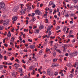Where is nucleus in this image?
I'll list each match as a JSON object with an SVG mask.
<instances>
[{
  "label": "nucleus",
  "instance_id": "nucleus-1",
  "mask_svg": "<svg viewBox=\"0 0 78 78\" xmlns=\"http://www.w3.org/2000/svg\"><path fill=\"white\" fill-rule=\"evenodd\" d=\"M9 20H6L3 21V25L4 26H6V25H9Z\"/></svg>",
  "mask_w": 78,
  "mask_h": 78
},
{
  "label": "nucleus",
  "instance_id": "nucleus-2",
  "mask_svg": "<svg viewBox=\"0 0 78 78\" xmlns=\"http://www.w3.org/2000/svg\"><path fill=\"white\" fill-rule=\"evenodd\" d=\"M35 14L38 15V16H41L42 15V12L39 10H36L35 11Z\"/></svg>",
  "mask_w": 78,
  "mask_h": 78
},
{
  "label": "nucleus",
  "instance_id": "nucleus-3",
  "mask_svg": "<svg viewBox=\"0 0 78 78\" xmlns=\"http://www.w3.org/2000/svg\"><path fill=\"white\" fill-rule=\"evenodd\" d=\"M0 7L2 8H4L5 9V4L4 3L2 2H1L0 3Z\"/></svg>",
  "mask_w": 78,
  "mask_h": 78
},
{
  "label": "nucleus",
  "instance_id": "nucleus-4",
  "mask_svg": "<svg viewBox=\"0 0 78 78\" xmlns=\"http://www.w3.org/2000/svg\"><path fill=\"white\" fill-rule=\"evenodd\" d=\"M19 7L18 6L15 7L13 9L12 11L13 12H17L19 9Z\"/></svg>",
  "mask_w": 78,
  "mask_h": 78
},
{
  "label": "nucleus",
  "instance_id": "nucleus-5",
  "mask_svg": "<svg viewBox=\"0 0 78 78\" xmlns=\"http://www.w3.org/2000/svg\"><path fill=\"white\" fill-rule=\"evenodd\" d=\"M25 11H26L25 9H23L20 11V14H22V15H23V14H24L25 12Z\"/></svg>",
  "mask_w": 78,
  "mask_h": 78
},
{
  "label": "nucleus",
  "instance_id": "nucleus-6",
  "mask_svg": "<svg viewBox=\"0 0 78 78\" xmlns=\"http://www.w3.org/2000/svg\"><path fill=\"white\" fill-rule=\"evenodd\" d=\"M32 18L31 20L30 21V22L31 23H33L36 20V18L34 17H32Z\"/></svg>",
  "mask_w": 78,
  "mask_h": 78
},
{
  "label": "nucleus",
  "instance_id": "nucleus-7",
  "mask_svg": "<svg viewBox=\"0 0 78 78\" xmlns=\"http://www.w3.org/2000/svg\"><path fill=\"white\" fill-rule=\"evenodd\" d=\"M59 66L58 64H56L55 63H53L52 64L51 67H58Z\"/></svg>",
  "mask_w": 78,
  "mask_h": 78
},
{
  "label": "nucleus",
  "instance_id": "nucleus-8",
  "mask_svg": "<svg viewBox=\"0 0 78 78\" xmlns=\"http://www.w3.org/2000/svg\"><path fill=\"white\" fill-rule=\"evenodd\" d=\"M14 66L16 68V69H17L18 67H19V65L18 64L15 63L14 65Z\"/></svg>",
  "mask_w": 78,
  "mask_h": 78
},
{
  "label": "nucleus",
  "instance_id": "nucleus-9",
  "mask_svg": "<svg viewBox=\"0 0 78 78\" xmlns=\"http://www.w3.org/2000/svg\"><path fill=\"white\" fill-rule=\"evenodd\" d=\"M12 20L13 21H16L17 20V17L16 16H14L12 17Z\"/></svg>",
  "mask_w": 78,
  "mask_h": 78
},
{
  "label": "nucleus",
  "instance_id": "nucleus-10",
  "mask_svg": "<svg viewBox=\"0 0 78 78\" xmlns=\"http://www.w3.org/2000/svg\"><path fill=\"white\" fill-rule=\"evenodd\" d=\"M29 69L30 70H33V69H34V66H32L30 67Z\"/></svg>",
  "mask_w": 78,
  "mask_h": 78
},
{
  "label": "nucleus",
  "instance_id": "nucleus-11",
  "mask_svg": "<svg viewBox=\"0 0 78 78\" xmlns=\"http://www.w3.org/2000/svg\"><path fill=\"white\" fill-rule=\"evenodd\" d=\"M19 72H20V73H23V72L22 69L21 68H19Z\"/></svg>",
  "mask_w": 78,
  "mask_h": 78
},
{
  "label": "nucleus",
  "instance_id": "nucleus-12",
  "mask_svg": "<svg viewBox=\"0 0 78 78\" xmlns=\"http://www.w3.org/2000/svg\"><path fill=\"white\" fill-rule=\"evenodd\" d=\"M49 75L51 76L53 75V72L52 70H50L49 71Z\"/></svg>",
  "mask_w": 78,
  "mask_h": 78
},
{
  "label": "nucleus",
  "instance_id": "nucleus-13",
  "mask_svg": "<svg viewBox=\"0 0 78 78\" xmlns=\"http://www.w3.org/2000/svg\"><path fill=\"white\" fill-rule=\"evenodd\" d=\"M77 53H78V51H75L72 54L73 56H76V55H77Z\"/></svg>",
  "mask_w": 78,
  "mask_h": 78
},
{
  "label": "nucleus",
  "instance_id": "nucleus-14",
  "mask_svg": "<svg viewBox=\"0 0 78 78\" xmlns=\"http://www.w3.org/2000/svg\"><path fill=\"white\" fill-rule=\"evenodd\" d=\"M34 47H35V45H31L30 46V48H31L32 49H33V48H34Z\"/></svg>",
  "mask_w": 78,
  "mask_h": 78
},
{
  "label": "nucleus",
  "instance_id": "nucleus-15",
  "mask_svg": "<svg viewBox=\"0 0 78 78\" xmlns=\"http://www.w3.org/2000/svg\"><path fill=\"white\" fill-rule=\"evenodd\" d=\"M34 33H39V30L36 29L35 30Z\"/></svg>",
  "mask_w": 78,
  "mask_h": 78
},
{
  "label": "nucleus",
  "instance_id": "nucleus-16",
  "mask_svg": "<svg viewBox=\"0 0 78 78\" xmlns=\"http://www.w3.org/2000/svg\"><path fill=\"white\" fill-rule=\"evenodd\" d=\"M49 30H51V29H52V28L53 27V25H51V26H49Z\"/></svg>",
  "mask_w": 78,
  "mask_h": 78
},
{
  "label": "nucleus",
  "instance_id": "nucleus-17",
  "mask_svg": "<svg viewBox=\"0 0 78 78\" xmlns=\"http://www.w3.org/2000/svg\"><path fill=\"white\" fill-rule=\"evenodd\" d=\"M74 9H77L78 10V5H76V6H74Z\"/></svg>",
  "mask_w": 78,
  "mask_h": 78
},
{
  "label": "nucleus",
  "instance_id": "nucleus-18",
  "mask_svg": "<svg viewBox=\"0 0 78 78\" xmlns=\"http://www.w3.org/2000/svg\"><path fill=\"white\" fill-rule=\"evenodd\" d=\"M4 29V27H3V26H0V30H3Z\"/></svg>",
  "mask_w": 78,
  "mask_h": 78
},
{
  "label": "nucleus",
  "instance_id": "nucleus-19",
  "mask_svg": "<svg viewBox=\"0 0 78 78\" xmlns=\"http://www.w3.org/2000/svg\"><path fill=\"white\" fill-rule=\"evenodd\" d=\"M44 26H41L40 27H39V30H42V29H44Z\"/></svg>",
  "mask_w": 78,
  "mask_h": 78
},
{
  "label": "nucleus",
  "instance_id": "nucleus-20",
  "mask_svg": "<svg viewBox=\"0 0 78 78\" xmlns=\"http://www.w3.org/2000/svg\"><path fill=\"white\" fill-rule=\"evenodd\" d=\"M58 43H56L55 44V45H54V47L55 49L57 48V46H58Z\"/></svg>",
  "mask_w": 78,
  "mask_h": 78
},
{
  "label": "nucleus",
  "instance_id": "nucleus-21",
  "mask_svg": "<svg viewBox=\"0 0 78 78\" xmlns=\"http://www.w3.org/2000/svg\"><path fill=\"white\" fill-rule=\"evenodd\" d=\"M49 44H50V46H52V44H53V41H51L49 43Z\"/></svg>",
  "mask_w": 78,
  "mask_h": 78
},
{
  "label": "nucleus",
  "instance_id": "nucleus-22",
  "mask_svg": "<svg viewBox=\"0 0 78 78\" xmlns=\"http://www.w3.org/2000/svg\"><path fill=\"white\" fill-rule=\"evenodd\" d=\"M53 4V2L52 1H51L49 3V5H50L51 6Z\"/></svg>",
  "mask_w": 78,
  "mask_h": 78
},
{
  "label": "nucleus",
  "instance_id": "nucleus-23",
  "mask_svg": "<svg viewBox=\"0 0 78 78\" xmlns=\"http://www.w3.org/2000/svg\"><path fill=\"white\" fill-rule=\"evenodd\" d=\"M3 58V55H2L1 54H0V59H2V58Z\"/></svg>",
  "mask_w": 78,
  "mask_h": 78
},
{
  "label": "nucleus",
  "instance_id": "nucleus-24",
  "mask_svg": "<svg viewBox=\"0 0 78 78\" xmlns=\"http://www.w3.org/2000/svg\"><path fill=\"white\" fill-rule=\"evenodd\" d=\"M3 20H0V23L1 24H2V23H3Z\"/></svg>",
  "mask_w": 78,
  "mask_h": 78
},
{
  "label": "nucleus",
  "instance_id": "nucleus-25",
  "mask_svg": "<svg viewBox=\"0 0 78 78\" xmlns=\"http://www.w3.org/2000/svg\"><path fill=\"white\" fill-rule=\"evenodd\" d=\"M77 72H78V67H76V70L75 71V72L76 73Z\"/></svg>",
  "mask_w": 78,
  "mask_h": 78
},
{
  "label": "nucleus",
  "instance_id": "nucleus-26",
  "mask_svg": "<svg viewBox=\"0 0 78 78\" xmlns=\"http://www.w3.org/2000/svg\"><path fill=\"white\" fill-rule=\"evenodd\" d=\"M70 16H72L73 17H75V14L73 13L71 14Z\"/></svg>",
  "mask_w": 78,
  "mask_h": 78
},
{
  "label": "nucleus",
  "instance_id": "nucleus-27",
  "mask_svg": "<svg viewBox=\"0 0 78 78\" xmlns=\"http://www.w3.org/2000/svg\"><path fill=\"white\" fill-rule=\"evenodd\" d=\"M56 61H57V59H56V58L54 59L53 60V62H56Z\"/></svg>",
  "mask_w": 78,
  "mask_h": 78
},
{
  "label": "nucleus",
  "instance_id": "nucleus-28",
  "mask_svg": "<svg viewBox=\"0 0 78 78\" xmlns=\"http://www.w3.org/2000/svg\"><path fill=\"white\" fill-rule=\"evenodd\" d=\"M35 15V13H32V17H34Z\"/></svg>",
  "mask_w": 78,
  "mask_h": 78
},
{
  "label": "nucleus",
  "instance_id": "nucleus-29",
  "mask_svg": "<svg viewBox=\"0 0 78 78\" xmlns=\"http://www.w3.org/2000/svg\"><path fill=\"white\" fill-rule=\"evenodd\" d=\"M71 73H73V72H74V69H72V71H71L70 72Z\"/></svg>",
  "mask_w": 78,
  "mask_h": 78
},
{
  "label": "nucleus",
  "instance_id": "nucleus-30",
  "mask_svg": "<svg viewBox=\"0 0 78 78\" xmlns=\"http://www.w3.org/2000/svg\"><path fill=\"white\" fill-rule=\"evenodd\" d=\"M11 34H7L8 37H11Z\"/></svg>",
  "mask_w": 78,
  "mask_h": 78
},
{
  "label": "nucleus",
  "instance_id": "nucleus-31",
  "mask_svg": "<svg viewBox=\"0 0 78 78\" xmlns=\"http://www.w3.org/2000/svg\"><path fill=\"white\" fill-rule=\"evenodd\" d=\"M73 33V31H72V30H70V32L69 33V34H72Z\"/></svg>",
  "mask_w": 78,
  "mask_h": 78
},
{
  "label": "nucleus",
  "instance_id": "nucleus-32",
  "mask_svg": "<svg viewBox=\"0 0 78 78\" xmlns=\"http://www.w3.org/2000/svg\"><path fill=\"white\" fill-rule=\"evenodd\" d=\"M22 62L24 64H25V63L26 62L25 61V60H24V59L22 60Z\"/></svg>",
  "mask_w": 78,
  "mask_h": 78
},
{
  "label": "nucleus",
  "instance_id": "nucleus-33",
  "mask_svg": "<svg viewBox=\"0 0 78 78\" xmlns=\"http://www.w3.org/2000/svg\"><path fill=\"white\" fill-rule=\"evenodd\" d=\"M66 17H67L69 16V15L68 14H66L65 16Z\"/></svg>",
  "mask_w": 78,
  "mask_h": 78
},
{
  "label": "nucleus",
  "instance_id": "nucleus-34",
  "mask_svg": "<svg viewBox=\"0 0 78 78\" xmlns=\"http://www.w3.org/2000/svg\"><path fill=\"white\" fill-rule=\"evenodd\" d=\"M58 72H55V76H56L57 75H58Z\"/></svg>",
  "mask_w": 78,
  "mask_h": 78
},
{
  "label": "nucleus",
  "instance_id": "nucleus-35",
  "mask_svg": "<svg viewBox=\"0 0 78 78\" xmlns=\"http://www.w3.org/2000/svg\"><path fill=\"white\" fill-rule=\"evenodd\" d=\"M3 68V65H0V69H2Z\"/></svg>",
  "mask_w": 78,
  "mask_h": 78
},
{
  "label": "nucleus",
  "instance_id": "nucleus-36",
  "mask_svg": "<svg viewBox=\"0 0 78 78\" xmlns=\"http://www.w3.org/2000/svg\"><path fill=\"white\" fill-rule=\"evenodd\" d=\"M48 27H48L46 33H48V31H49V28Z\"/></svg>",
  "mask_w": 78,
  "mask_h": 78
},
{
  "label": "nucleus",
  "instance_id": "nucleus-37",
  "mask_svg": "<svg viewBox=\"0 0 78 78\" xmlns=\"http://www.w3.org/2000/svg\"><path fill=\"white\" fill-rule=\"evenodd\" d=\"M48 13V12L46 11V12H45V14H44V16H47V13Z\"/></svg>",
  "mask_w": 78,
  "mask_h": 78
},
{
  "label": "nucleus",
  "instance_id": "nucleus-38",
  "mask_svg": "<svg viewBox=\"0 0 78 78\" xmlns=\"http://www.w3.org/2000/svg\"><path fill=\"white\" fill-rule=\"evenodd\" d=\"M75 65L76 66V67H78V63L77 62H76L75 63Z\"/></svg>",
  "mask_w": 78,
  "mask_h": 78
},
{
  "label": "nucleus",
  "instance_id": "nucleus-39",
  "mask_svg": "<svg viewBox=\"0 0 78 78\" xmlns=\"http://www.w3.org/2000/svg\"><path fill=\"white\" fill-rule=\"evenodd\" d=\"M55 7H56V5H55V4H53L52 5L53 8H55Z\"/></svg>",
  "mask_w": 78,
  "mask_h": 78
},
{
  "label": "nucleus",
  "instance_id": "nucleus-40",
  "mask_svg": "<svg viewBox=\"0 0 78 78\" xmlns=\"http://www.w3.org/2000/svg\"><path fill=\"white\" fill-rule=\"evenodd\" d=\"M12 75L13 76H15V73H12Z\"/></svg>",
  "mask_w": 78,
  "mask_h": 78
},
{
  "label": "nucleus",
  "instance_id": "nucleus-41",
  "mask_svg": "<svg viewBox=\"0 0 78 78\" xmlns=\"http://www.w3.org/2000/svg\"><path fill=\"white\" fill-rule=\"evenodd\" d=\"M57 12V11L56 10H55L53 13V14H55V13H56Z\"/></svg>",
  "mask_w": 78,
  "mask_h": 78
},
{
  "label": "nucleus",
  "instance_id": "nucleus-42",
  "mask_svg": "<svg viewBox=\"0 0 78 78\" xmlns=\"http://www.w3.org/2000/svg\"><path fill=\"white\" fill-rule=\"evenodd\" d=\"M45 10H46V11H48V10H49V8H47V7L45 9Z\"/></svg>",
  "mask_w": 78,
  "mask_h": 78
},
{
  "label": "nucleus",
  "instance_id": "nucleus-43",
  "mask_svg": "<svg viewBox=\"0 0 78 78\" xmlns=\"http://www.w3.org/2000/svg\"><path fill=\"white\" fill-rule=\"evenodd\" d=\"M47 37V35L46 34L45 36H44L43 37V39H44V38H45V37Z\"/></svg>",
  "mask_w": 78,
  "mask_h": 78
},
{
  "label": "nucleus",
  "instance_id": "nucleus-44",
  "mask_svg": "<svg viewBox=\"0 0 78 78\" xmlns=\"http://www.w3.org/2000/svg\"><path fill=\"white\" fill-rule=\"evenodd\" d=\"M62 39H65V35H63L62 36Z\"/></svg>",
  "mask_w": 78,
  "mask_h": 78
},
{
  "label": "nucleus",
  "instance_id": "nucleus-45",
  "mask_svg": "<svg viewBox=\"0 0 78 78\" xmlns=\"http://www.w3.org/2000/svg\"><path fill=\"white\" fill-rule=\"evenodd\" d=\"M70 39H68V40L67 41H66V43H69V42H70Z\"/></svg>",
  "mask_w": 78,
  "mask_h": 78
},
{
  "label": "nucleus",
  "instance_id": "nucleus-46",
  "mask_svg": "<svg viewBox=\"0 0 78 78\" xmlns=\"http://www.w3.org/2000/svg\"><path fill=\"white\" fill-rule=\"evenodd\" d=\"M28 24V20H27L26 21V24L27 25Z\"/></svg>",
  "mask_w": 78,
  "mask_h": 78
},
{
  "label": "nucleus",
  "instance_id": "nucleus-47",
  "mask_svg": "<svg viewBox=\"0 0 78 78\" xmlns=\"http://www.w3.org/2000/svg\"><path fill=\"white\" fill-rule=\"evenodd\" d=\"M28 41H29V42H33V41H32V40H31L30 39L28 40Z\"/></svg>",
  "mask_w": 78,
  "mask_h": 78
},
{
  "label": "nucleus",
  "instance_id": "nucleus-48",
  "mask_svg": "<svg viewBox=\"0 0 78 78\" xmlns=\"http://www.w3.org/2000/svg\"><path fill=\"white\" fill-rule=\"evenodd\" d=\"M69 77H70L71 78H72V77H73V75L72 74H70L69 76Z\"/></svg>",
  "mask_w": 78,
  "mask_h": 78
},
{
  "label": "nucleus",
  "instance_id": "nucleus-49",
  "mask_svg": "<svg viewBox=\"0 0 78 78\" xmlns=\"http://www.w3.org/2000/svg\"><path fill=\"white\" fill-rule=\"evenodd\" d=\"M78 2V0H74V2L75 3H76L77 2Z\"/></svg>",
  "mask_w": 78,
  "mask_h": 78
},
{
  "label": "nucleus",
  "instance_id": "nucleus-50",
  "mask_svg": "<svg viewBox=\"0 0 78 78\" xmlns=\"http://www.w3.org/2000/svg\"><path fill=\"white\" fill-rule=\"evenodd\" d=\"M4 58L5 60H6V59H7L6 56H4Z\"/></svg>",
  "mask_w": 78,
  "mask_h": 78
},
{
  "label": "nucleus",
  "instance_id": "nucleus-51",
  "mask_svg": "<svg viewBox=\"0 0 78 78\" xmlns=\"http://www.w3.org/2000/svg\"><path fill=\"white\" fill-rule=\"evenodd\" d=\"M49 51V49L48 48H46V52H47L48 51Z\"/></svg>",
  "mask_w": 78,
  "mask_h": 78
},
{
  "label": "nucleus",
  "instance_id": "nucleus-52",
  "mask_svg": "<svg viewBox=\"0 0 78 78\" xmlns=\"http://www.w3.org/2000/svg\"><path fill=\"white\" fill-rule=\"evenodd\" d=\"M57 51L58 52H59V53H61V50H57Z\"/></svg>",
  "mask_w": 78,
  "mask_h": 78
},
{
  "label": "nucleus",
  "instance_id": "nucleus-53",
  "mask_svg": "<svg viewBox=\"0 0 78 78\" xmlns=\"http://www.w3.org/2000/svg\"><path fill=\"white\" fill-rule=\"evenodd\" d=\"M2 17L3 18H5L6 17V15H2Z\"/></svg>",
  "mask_w": 78,
  "mask_h": 78
},
{
  "label": "nucleus",
  "instance_id": "nucleus-54",
  "mask_svg": "<svg viewBox=\"0 0 78 78\" xmlns=\"http://www.w3.org/2000/svg\"><path fill=\"white\" fill-rule=\"evenodd\" d=\"M63 31L64 32H66V28H64Z\"/></svg>",
  "mask_w": 78,
  "mask_h": 78
},
{
  "label": "nucleus",
  "instance_id": "nucleus-55",
  "mask_svg": "<svg viewBox=\"0 0 78 78\" xmlns=\"http://www.w3.org/2000/svg\"><path fill=\"white\" fill-rule=\"evenodd\" d=\"M49 11L50 12V13H51V12H52L53 11V10L50 9V10H49Z\"/></svg>",
  "mask_w": 78,
  "mask_h": 78
},
{
  "label": "nucleus",
  "instance_id": "nucleus-56",
  "mask_svg": "<svg viewBox=\"0 0 78 78\" xmlns=\"http://www.w3.org/2000/svg\"><path fill=\"white\" fill-rule=\"evenodd\" d=\"M14 28L12 27V32H14Z\"/></svg>",
  "mask_w": 78,
  "mask_h": 78
},
{
  "label": "nucleus",
  "instance_id": "nucleus-57",
  "mask_svg": "<svg viewBox=\"0 0 78 78\" xmlns=\"http://www.w3.org/2000/svg\"><path fill=\"white\" fill-rule=\"evenodd\" d=\"M51 39H55V36L51 37Z\"/></svg>",
  "mask_w": 78,
  "mask_h": 78
},
{
  "label": "nucleus",
  "instance_id": "nucleus-58",
  "mask_svg": "<svg viewBox=\"0 0 78 78\" xmlns=\"http://www.w3.org/2000/svg\"><path fill=\"white\" fill-rule=\"evenodd\" d=\"M56 52H54L53 54V55L54 56H56Z\"/></svg>",
  "mask_w": 78,
  "mask_h": 78
},
{
  "label": "nucleus",
  "instance_id": "nucleus-59",
  "mask_svg": "<svg viewBox=\"0 0 78 78\" xmlns=\"http://www.w3.org/2000/svg\"><path fill=\"white\" fill-rule=\"evenodd\" d=\"M70 9H73V7H72V6H71L70 7Z\"/></svg>",
  "mask_w": 78,
  "mask_h": 78
},
{
  "label": "nucleus",
  "instance_id": "nucleus-60",
  "mask_svg": "<svg viewBox=\"0 0 78 78\" xmlns=\"http://www.w3.org/2000/svg\"><path fill=\"white\" fill-rule=\"evenodd\" d=\"M11 41H14V38H13V37L11 39Z\"/></svg>",
  "mask_w": 78,
  "mask_h": 78
},
{
  "label": "nucleus",
  "instance_id": "nucleus-61",
  "mask_svg": "<svg viewBox=\"0 0 78 78\" xmlns=\"http://www.w3.org/2000/svg\"><path fill=\"white\" fill-rule=\"evenodd\" d=\"M12 63H9L8 64V65H9V66H11V65H12Z\"/></svg>",
  "mask_w": 78,
  "mask_h": 78
},
{
  "label": "nucleus",
  "instance_id": "nucleus-62",
  "mask_svg": "<svg viewBox=\"0 0 78 78\" xmlns=\"http://www.w3.org/2000/svg\"><path fill=\"white\" fill-rule=\"evenodd\" d=\"M14 59V57H12V58H11V61H13V60Z\"/></svg>",
  "mask_w": 78,
  "mask_h": 78
},
{
  "label": "nucleus",
  "instance_id": "nucleus-63",
  "mask_svg": "<svg viewBox=\"0 0 78 78\" xmlns=\"http://www.w3.org/2000/svg\"><path fill=\"white\" fill-rule=\"evenodd\" d=\"M65 2L69 3V0H64Z\"/></svg>",
  "mask_w": 78,
  "mask_h": 78
},
{
  "label": "nucleus",
  "instance_id": "nucleus-64",
  "mask_svg": "<svg viewBox=\"0 0 78 78\" xmlns=\"http://www.w3.org/2000/svg\"><path fill=\"white\" fill-rule=\"evenodd\" d=\"M15 61L16 62H19V59H17L15 60Z\"/></svg>",
  "mask_w": 78,
  "mask_h": 78
}]
</instances>
